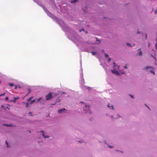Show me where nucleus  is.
I'll use <instances>...</instances> for the list:
<instances>
[{
    "label": "nucleus",
    "mask_w": 157,
    "mask_h": 157,
    "mask_svg": "<svg viewBox=\"0 0 157 157\" xmlns=\"http://www.w3.org/2000/svg\"><path fill=\"white\" fill-rule=\"evenodd\" d=\"M146 105V106L148 107V108L149 109V107H148V106H147L146 105Z\"/></svg>",
    "instance_id": "c9c22d12"
},
{
    "label": "nucleus",
    "mask_w": 157,
    "mask_h": 157,
    "mask_svg": "<svg viewBox=\"0 0 157 157\" xmlns=\"http://www.w3.org/2000/svg\"><path fill=\"white\" fill-rule=\"evenodd\" d=\"M41 132L42 133V136L44 137V138H47L48 137V136H45L44 135V133L43 131H41Z\"/></svg>",
    "instance_id": "39448f33"
},
{
    "label": "nucleus",
    "mask_w": 157,
    "mask_h": 157,
    "mask_svg": "<svg viewBox=\"0 0 157 157\" xmlns=\"http://www.w3.org/2000/svg\"><path fill=\"white\" fill-rule=\"evenodd\" d=\"M110 105V104H109L108 105H107V106L109 108H110V109H113V106H112V105H111V106H110L109 105Z\"/></svg>",
    "instance_id": "423d86ee"
},
{
    "label": "nucleus",
    "mask_w": 157,
    "mask_h": 157,
    "mask_svg": "<svg viewBox=\"0 0 157 157\" xmlns=\"http://www.w3.org/2000/svg\"><path fill=\"white\" fill-rule=\"evenodd\" d=\"M150 72L151 73H153V74H154V75H155V72H154V71H152V70H151V71H150Z\"/></svg>",
    "instance_id": "6ab92c4d"
},
{
    "label": "nucleus",
    "mask_w": 157,
    "mask_h": 157,
    "mask_svg": "<svg viewBox=\"0 0 157 157\" xmlns=\"http://www.w3.org/2000/svg\"><path fill=\"white\" fill-rule=\"evenodd\" d=\"M127 45H128V46H130L131 47H132V46H131V44L129 43H127ZM135 44H133V46H134Z\"/></svg>",
    "instance_id": "2eb2a0df"
},
{
    "label": "nucleus",
    "mask_w": 157,
    "mask_h": 157,
    "mask_svg": "<svg viewBox=\"0 0 157 157\" xmlns=\"http://www.w3.org/2000/svg\"><path fill=\"white\" fill-rule=\"evenodd\" d=\"M146 69H150V68H152V67L150 66H147V67H146Z\"/></svg>",
    "instance_id": "f8f14e48"
},
{
    "label": "nucleus",
    "mask_w": 157,
    "mask_h": 157,
    "mask_svg": "<svg viewBox=\"0 0 157 157\" xmlns=\"http://www.w3.org/2000/svg\"><path fill=\"white\" fill-rule=\"evenodd\" d=\"M28 90L29 91V92L26 95V96L28 95L29 94L31 90L30 88H28Z\"/></svg>",
    "instance_id": "1a4fd4ad"
},
{
    "label": "nucleus",
    "mask_w": 157,
    "mask_h": 157,
    "mask_svg": "<svg viewBox=\"0 0 157 157\" xmlns=\"http://www.w3.org/2000/svg\"><path fill=\"white\" fill-rule=\"evenodd\" d=\"M5 125H6V126H10L11 125L6 124H5Z\"/></svg>",
    "instance_id": "a878e982"
},
{
    "label": "nucleus",
    "mask_w": 157,
    "mask_h": 157,
    "mask_svg": "<svg viewBox=\"0 0 157 157\" xmlns=\"http://www.w3.org/2000/svg\"><path fill=\"white\" fill-rule=\"evenodd\" d=\"M33 98V97H30L28 100V101H30Z\"/></svg>",
    "instance_id": "4468645a"
},
{
    "label": "nucleus",
    "mask_w": 157,
    "mask_h": 157,
    "mask_svg": "<svg viewBox=\"0 0 157 157\" xmlns=\"http://www.w3.org/2000/svg\"><path fill=\"white\" fill-rule=\"evenodd\" d=\"M60 101V100L59 99V101H57V102H59Z\"/></svg>",
    "instance_id": "f704fd0d"
},
{
    "label": "nucleus",
    "mask_w": 157,
    "mask_h": 157,
    "mask_svg": "<svg viewBox=\"0 0 157 157\" xmlns=\"http://www.w3.org/2000/svg\"><path fill=\"white\" fill-rule=\"evenodd\" d=\"M111 59L110 58H108V61L109 62H110L111 61Z\"/></svg>",
    "instance_id": "5701e85b"
},
{
    "label": "nucleus",
    "mask_w": 157,
    "mask_h": 157,
    "mask_svg": "<svg viewBox=\"0 0 157 157\" xmlns=\"http://www.w3.org/2000/svg\"><path fill=\"white\" fill-rule=\"evenodd\" d=\"M2 107L4 108V107H6L4 105H2L1 106Z\"/></svg>",
    "instance_id": "393cba45"
},
{
    "label": "nucleus",
    "mask_w": 157,
    "mask_h": 157,
    "mask_svg": "<svg viewBox=\"0 0 157 157\" xmlns=\"http://www.w3.org/2000/svg\"><path fill=\"white\" fill-rule=\"evenodd\" d=\"M24 104H25V103L24 102H23Z\"/></svg>",
    "instance_id": "58836bf2"
},
{
    "label": "nucleus",
    "mask_w": 157,
    "mask_h": 157,
    "mask_svg": "<svg viewBox=\"0 0 157 157\" xmlns=\"http://www.w3.org/2000/svg\"><path fill=\"white\" fill-rule=\"evenodd\" d=\"M25 105H26V107H27L29 106V104L28 103H25Z\"/></svg>",
    "instance_id": "a211bd4d"
},
{
    "label": "nucleus",
    "mask_w": 157,
    "mask_h": 157,
    "mask_svg": "<svg viewBox=\"0 0 157 157\" xmlns=\"http://www.w3.org/2000/svg\"><path fill=\"white\" fill-rule=\"evenodd\" d=\"M42 99V98H39L38 99L37 101V102H38V101H39L40 99Z\"/></svg>",
    "instance_id": "aec40b11"
},
{
    "label": "nucleus",
    "mask_w": 157,
    "mask_h": 157,
    "mask_svg": "<svg viewBox=\"0 0 157 157\" xmlns=\"http://www.w3.org/2000/svg\"><path fill=\"white\" fill-rule=\"evenodd\" d=\"M150 43H149V45H148V47H149V46H150Z\"/></svg>",
    "instance_id": "473e14b6"
},
{
    "label": "nucleus",
    "mask_w": 157,
    "mask_h": 157,
    "mask_svg": "<svg viewBox=\"0 0 157 157\" xmlns=\"http://www.w3.org/2000/svg\"><path fill=\"white\" fill-rule=\"evenodd\" d=\"M15 89H17V86H15Z\"/></svg>",
    "instance_id": "cd10ccee"
},
{
    "label": "nucleus",
    "mask_w": 157,
    "mask_h": 157,
    "mask_svg": "<svg viewBox=\"0 0 157 157\" xmlns=\"http://www.w3.org/2000/svg\"><path fill=\"white\" fill-rule=\"evenodd\" d=\"M78 0H73L71 1V2L72 3H75Z\"/></svg>",
    "instance_id": "0eeeda50"
},
{
    "label": "nucleus",
    "mask_w": 157,
    "mask_h": 157,
    "mask_svg": "<svg viewBox=\"0 0 157 157\" xmlns=\"http://www.w3.org/2000/svg\"><path fill=\"white\" fill-rule=\"evenodd\" d=\"M9 85L10 86H13V83H10L9 84Z\"/></svg>",
    "instance_id": "dca6fc26"
},
{
    "label": "nucleus",
    "mask_w": 157,
    "mask_h": 157,
    "mask_svg": "<svg viewBox=\"0 0 157 157\" xmlns=\"http://www.w3.org/2000/svg\"><path fill=\"white\" fill-rule=\"evenodd\" d=\"M66 110L65 108H63L62 109H60L58 110V112L59 113H62L63 111H64Z\"/></svg>",
    "instance_id": "20e7f679"
},
{
    "label": "nucleus",
    "mask_w": 157,
    "mask_h": 157,
    "mask_svg": "<svg viewBox=\"0 0 157 157\" xmlns=\"http://www.w3.org/2000/svg\"><path fill=\"white\" fill-rule=\"evenodd\" d=\"M137 33L138 34H139V33H140V32H137Z\"/></svg>",
    "instance_id": "7c9ffc66"
},
{
    "label": "nucleus",
    "mask_w": 157,
    "mask_h": 157,
    "mask_svg": "<svg viewBox=\"0 0 157 157\" xmlns=\"http://www.w3.org/2000/svg\"><path fill=\"white\" fill-rule=\"evenodd\" d=\"M156 44H155V49L157 50V38L156 39Z\"/></svg>",
    "instance_id": "9d476101"
},
{
    "label": "nucleus",
    "mask_w": 157,
    "mask_h": 157,
    "mask_svg": "<svg viewBox=\"0 0 157 157\" xmlns=\"http://www.w3.org/2000/svg\"><path fill=\"white\" fill-rule=\"evenodd\" d=\"M65 94V93L64 92H63V93H62V94Z\"/></svg>",
    "instance_id": "72a5a7b5"
},
{
    "label": "nucleus",
    "mask_w": 157,
    "mask_h": 157,
    "mask_svg": "<svg viewBox=\"0 0 157 157\" xmlns=\"http://www.w3.org/2000/svg\"><path fill=\"white\" fill-rule=\"evenodd\" d=\"M6 93L4 92L3 94H1L0 95V96H2L3 95H4Z\"/></svg>",
    "instance_id": "f3484780"
},
{
    "label": "nucleus",
    "mask_w": 157,
    "mask_h": 157,
    "mask_svg": "<svg viewBox=\"0 0 157 157\" xmlns=\"http://www.w3.org/2000/svg\"><path fill=\"white\" fill-rule=\"evenodd\" d=\"M105 57L107 58V57H108L109 56L108 55L106 54H105Z\"/></svg>",
    "instance_id": "412c9836"
},
{
    "label": "nucleus",
    "mask_w": 157,
    "mask_h": 157,
    "mask_svg": "<svg viewBox=\"0 0 157 157\" xmlns=\"http://www.w3.org/2000/svg\"><path fill=\"white\" fill-rule=\"evenodd\" d=\"M113 64L114 65V69L113 70H112L111 71L113 74L116 75H118V72L117 70L119 69V67L115 63H113Z\"/></svg>",
    "instance_id": "f257e3e1"
},
{
    "label": "nucleus",
    "mask_w": 157,
    "mask_h": 157,
    "mask_svg": "<svg viewBox=\"0 0 157 157\" xmlns=\"http://www.w3.org/2000/svg\"><path fill=\"white\" fill-rule=\"evenodd\" d=\"M55 96H57V94H56V95H55Z\"/></svg>",
    "instance_id": "e433bc0d"
},
{
    "label": "nucleus",
    "mask_w": 157,
    "mask_h": 157,
    "mask_svg": "<svg viewBox=\"0 0 157 157\" xmlns=\"http://www.w3.org/2000/svg\"><path fill=\"white\" fill-rule=\"evenodd\" d=\"M139 50H140V52H139V55L140 56H142V52H141V50H140V48L139 49Z\"/></svg>",
    "instance_id": "6e6552de"
},
{
    "label": "nucleus",
    "mask_w": 157,
    "mask_h": 157,
    "mask_svg": "<svg viewBox=\"0 0 157 157\" xmlns=\"http://www.w3.org/2000/svg\"><path fill=\"white\" fill-rule=\"evenodd\" d=\"M109 147L110 148H112V147H113L111 146H109Z\"/></svg>",
    "instance_id": "c85d7f7f"
},
{
    "label": "nucleus",
    "mask_w": 157,
    "mask_h": 157,
    "mask_svg": "<svg viewBox=\"0 0 157 157\" xmlns=\"http://www.w3.org/2000/svg\"><path fill=\"white\" fill-rule=\"evenodd\" d=\"M52 93L51 92L49 93L46 95L45 98L46 100L47 101L53 98L52 95Z\"/></svg>",
    "instance_id": "f03ea898"
},
{
    "label": "nucleus",
    "mask_w": 157,
    "mask_h": 157,
    "mask_svg": "<svg viewBox=\"0 0 157 157\" xmlns=\"http://www.w3.org/2000/svg\"><path fill=\"white\" fill-rule=\"evenodd\" d=\"M6 144L7 145V147H9V146H8V143H7V141H6Z\"/></svg>",
    "instance_id": "4be33fe9"
},
{
    "label": "nucleus",
    "mask_w": 157,
    "mask_h": 157,
    "mask_svg": "<svg viewBox=\"0 0 157 157\" xmlns=\"http://www.w3.org/2000/svg\"><path fill=\"white\" fill-rule=\"evenodd\" d=\"M130 95V96L131 97H132V98H133V96H132V95Z\"/></svg>",
    "instance_id": "c756f323"
},
{
    "label": "nucleus",
    "mask_w": 157,
    "mask_h": 157,
    "mask_svg": "<svg viewBox=\"0 0 157 157\" xmlns=\"http://www.w3.org/2000/svg\"><path fill=\"white\" fill-rule=\"evenodd\" d=\"M124 68L125 69H127V67L126 66H124Z\"/></svg>",
    "instance_id": "bb28decb"
},
{
    "label": "nucleus",
    "mask_w": 157,
    "mask_h": 157,
    "mask_svg": "<svg viewBox=\"0 0 157 157\" xmlns=\"http://www.w3.org/2000/svg\"><path fill=\"white\" fill-rule=\"evenodd\" d=\"M29 132H30V133L31 132L30 131H29Z\"/></svg>",
    "instance_id": "4c0bfd02"
},
{
    "label": "nucleus",
    "mask_w": 157,
    "mask_h": 157,
    "mask_svg": "<svg viewBox=\"0 0 157 157\" xmlns=\"http://www.w3.org/2000/svg\"><path fill=\"white\" fill-rule=\"evenodd\" d=\"M35 100H33L30 103V104H33V103L35 101Z\"/></svg>",
    "instance_id": "ddd939ff"
},
{
    "label": "nucleus",
    "mask_w": 157,
    "mask_h": 157,
    "mask_svg": "<svg viewBox=\"0 0 157 157\" xmlns=\"http://www.w3.org/2000/svg\"><path fill=\"white\" fill-rule=\"evenodd\" d=\"M91 53L93 55H95L96 54V52H92Z\"/></svg>",
    "instance_id": "9b49d317"
},
{
    "label": "nucleus",
    "mask_w": 157,
    "mask_h": 157,
    "mask_svg": "<svg viewBox=\"0 0 157 157\" xmlns=\"http://www.w3.org/2000/svg\"><path fill=\"white\" fill-rule=\"evenodd\" d=\"M147 38V35L146 34V38Z\"/></svg>",
    "instance_id": "2f4dec72"
},
{
    "label": "nucleus",
    "mask_w": 157,
    "mask_h": 157,
    "mask_svg": "<svg viewBox=\"0 0 157 157\" xmlns=\"http://www.w3.org/2000/svg\"><path fill=\"white\" fill-rule=\"evenodd\" d=\"M8 99H9L8 97H6L5 99L6 100H7Z\"/></svg>",
    "instance_id": "b1692460"
},
{
    "label": "nucleus",
    "mask_w": 157,
    "mask_h": 157,
    "mask_svg": "<svg viewBox=\"0 0 157 157\" xmlns=\"http://www.w3.org/2000/svg\"><path fill=\"white\" fill-rule=\"evenodd\" d=\"M90 108L89 106H88V105H85V108H84V110L85 111H86V112L87 113H91L90 112Z\"/></svg>",
    "instance_id": "7ed1b4c3"
}]
</instances>
